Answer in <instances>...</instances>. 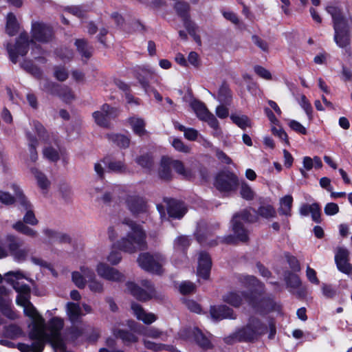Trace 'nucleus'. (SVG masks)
Instances as JSON below:
<instances>
[{
  "label": "nucleus",
  "instance_id": "obj_1",
  "mask_svg": "<svg viewBox=\"0 0 352 352\" xmlns=\"http://www.w3.org/2000/svg\"><path fill=\"white\" fill-rule=\"evenodd\" d=\"M107 235L111 241H116L118 248L127 253L135 252L146 244V234L142 226L128 218L109 226Z\"/></svg>",
  "mask_w": 352,
  "mask_h": 352
},
{
  "label": "nucleus",
  "instance_id": "obj_2",
  "mask_svg": "<svg viewBox=\"0 0 352 352\" xmlns=\"http://www.w3.org/2000/svg\"><path fill=\"white\" fill-rule=\"evenodd\" d=\"M32 40L29 41L27 34L21 33L13 47H8V52L13 63L16 62L18 56H24L27 54L30 47L32 50V54L35 56L37 52H40L38 45L36 41L43 43L50 41L52 38V29L44 23L36 22L32 28Z\"/></svg>",
  "mask_w": 352,
  "mask_h": 352
},
{
  "label": "nucleus",
  "instance_id": "obj_3",
  "mask_svg": "<svg viewBox=\"0 0 352 352\" xmlns=\"http://www.w3.org/2000/svg\"><path fill=\"white\" fill-rule=\"evenodd\" d=\"M276 211L271 205H263L258 212L252 208H246L236 214L232 219V230L236 237L241 241L245 242L248 239V231L243 226V223H253L258 220V215L265 218H274Z\"/></svg>",
  "mask_w": 352,
  "mask_h": 352
},
{
  "label": "nucleus",
  "instance_id": "obj_4",
  "mask_svg": "<svg viewBox=\"0 0 352 352\" xmlns=\"http://www.w3.org/2000/svg\"><path fill=\"white\" fill-rule=\"evenodd\" d=\"M13 188L16 192L19 203L24 208L25 213L23 220H18L14 223L12 225V228L17 232L24 234L29 238L36 239L38 236V232L28 226H36L38 223V220L35 216L32 206L18 186L14 185Z\"/></svg>",
  "mask_w": 352,
  "mask_h": 352
},
{
  "label": "nucleus",
  "instance_id": "obj_5",
  "mask_svg": "<svg viewBox=\"0 0 352 352\" xmlns=\"http://www.w3.org/2000/svg\"><path fill=\"white\" fill-rule=\"evenodd\" d=\"M33 129L43 146V157L50 161L57 162L61 152L58 135L56 133L47 132L38 122H33Z\"/></svg>",
  "mask_w": 352,
  "mask_h": 352
},
{
  "label": "nucleus",
  "instance_id": "obj_6",
  "mask_svg": "<svg viewBox=\"0 0 352 352\" xmlns=\"http://www.w3.org/2000/svg\"><path fill=\"white\" fill-rule=\"evenodd\" d=\"M326 10L333 18L335 42L340 47H345L349 44V22H352V18L346 19L342 10L336 6H328Z\"/></svg>",
  "mask_w": 352,
  "mask_h": 352
},
{
  "label": "nucleus",
  "instance_id": "obj_7",
  "mask_svg": "<svg viewBox=\"0 0 352 352\" xmlns=\"http://www.w3.org/2000/svg\"><path fill=\"white\" fill-rule=\"evenodd\" d=\"M223 300L234 307H239L245 300L256 311L261 313L275 309L276 307L270 300L261 298L253 294L250 296H245L243 292H230L224 296Z\"/></svg>",
  "mask_w": 352,
  "mask_h": 352
},
{
  "label": "nucleus",
  "instance_id": "obj_8",
  "mask_svg": "<svg viewBox=\"0 0 352 352\" xmlns=\"http://www.w3.org/2000/svg\"><path fill=\"white\" fill-rule=\"evenodd\" d=\"M267 328V324L261 322L258 318L252 316L248 319L243 327L236 332L235 336L239 340H253L264 334Z\"/></svg>",
  "mask_w": 352,
  "mask_h": 352
},
{
  "label": "nucleus",
  "instance_id": "obj_9",
  "mask_svg": "<svg viewBox=\"0 0 352 352\" xmlns=\"http://www.w3.org/2000/svg\"><path fill=\"white\" fill-rule=\"evenodd\" d=\"M165 262L164 256L160 253H142L138 258V265L142 269L157 274L163 272L162 267Z\"/></svg>",
  "mask_w": 352,
  "mask_h": 352
},
{
  "label": "nucleus",
  "instance_id": "obj_10",
  "mask_svg": "<svg viewBox=\"0 0 352 352\" xmlns=\"http://www.w3.org/2000/svg\"><path fill=\"white\" fill-rule=\"evenodd\" d=\"M140 285L142 287L133 282H128L126 284V290L140 300H148L155 296V289L150 281L142 280Z\"/></svg>",
  "mask_w": 352,
  "mask_h": 352
},
{
  "label": "nucleus",
  "instance_id": "obj_11",
  "mask_svg": "<svg viewBox=\"0 0 352 352\" xmlns=\"http://www.w3.org/2000/svg\"><path fill=\"white\" fill-rule=\"evenodd\" d=\"M191 107L199 119L206 122L210 127L215 130L214 135L219 136L221 134L217 120L214 116L208 111L204 103L199 101H194L191 103Z\"/></svg>",
  "mask_w": 352,
  "mask_h": 352
},
{
  "label": "nucleus",
  "instance_id": "obj_12",
  "mask_svg": "<svg viewBox=\"0 0 352 352\" xmlns=\"http://www.w3.org/2000/svg\"><path fill=\"white\" fill-rule=\"evenodd\" d=\"M10 254L19 262L25 261L29 254V249L23 247L22 241L15 235L10 234L6 237Z\"/></svg>",
  "mask_w": 352,
  "mask_h": 352
},
{
  "label": "nucleus",
  "instance_id": "obj_13",
  "mask_svg": "<svg viewBox=\"0 0 352 352\" xmlns=\"http://www.w3.org/2000/svg\"><path fill=\"white\" fill-rule=\"evenodd\" d=\"M214 185L221 191L229 192L236 188L239 179L233 173L223 170L217 175Z\"/></svg>",
  "mask_w": 352,
  "mask_h": 352
},
{
  "label": "nucleus",
  "instance_id": "obj_14",
  "mask_svg": "<svg viewBox=\"0 0 352 352\" xmlns=\"http://www.w3.org/2000/svg\"><path fill=\"white\" fill-rule=\"evenodd\" d=\"M96 271L100 278L109 281L120 282L124 279V276L122 272L104 262L97 263Z\"/></svg>",
  "mask_w": 352,
  "mask_h": 352
},
{
  "label": "nucleus",
  "instance_id": "obj_15",
  "mask_svg": "<svg viewBox=\"0 0 352 352\" xmlns=\"http://www.w3.org/2000/svg\"><path fill=\"white\" fill-rule=\"evenodd\" d=\"M95 276L93 269L86 265H82L80 271L74 272L72 274V281L80 289L85 288L87 283Z\"/></svg>",
  "mask_w": 352,
  "mask_h": 352
},
{
  "label": "nucleus",
  "instance_id": "obj_16",
  "mask_svg": "<svg viewBox=\"0 0 352 352\" xmlns=\"http://www.w3.org/2000/svg\"><path fill=\"white\" fill-rule=\"evenodd\" d=\"M43 89L46 91L59 96L63 100L69 102L74 98V94L67 87H60L53 82L45 81L43 82Z\"/></svg>",
  "mask_w": 352,
  "mask_h": 352
},
{
  "label": "nucleus",
  "instance_id": "obj_17",
  "mask_svg": "<svg viewBox=\"0 0 352 352\" xmlns=\"http://www.w3.org/2000/svg\"><path fill=\"white\" fill-rule=\"evenodd\" d=\"M349 252L344 248H338L335 255V262L339 271L346 274L352 273V265L349 263Z\"/></svg>",
  "mask_w": 352,
  "mask_h": 352
},
{
  "label": "nucleus",
  "instance_id": "obj_18",
  "mask_svg": "<svg viewBox=\"0 0 352 352\" xmlns=\"http://www.w3.org/2000/svg\"><path fill=\"white\" fill-rule=\"evenodd\" d=\"M175 9L178 14L183 17L184 26L188 33L195 38V40L197 43H199L200 38L199 36L195 35L196 27L195 24L186 18V13L189 10L188 5L184 2H177L175 5Z\"/></svg>",
  "mask_w": 352,
  "mask_h": 352
},
{
  "label": "nucleus",
  "instance_id": "obj_19",
  "mask_svg": "<svg viewBox=\"0 0 352 352\" xmlns=\"http://www.w3.org/2000/svg\"><path fill=\"white\" fill-rule=\"evenodd\" d=\"M115 111V109L105 104L102 106L100 110L94 112L92 116L98 125L107 127L109 125L110 117L113 115H116Z\"/></svg>",
  "mask_w": 352,
  "mask_h": 352
},
{
  "label": "nucleus",
  "instance_id": "obj_20",
  "mask_svg": "<svg viewBox=\"0 0 352 352\" xmlns=\"http://www.w3.org/2000/svg\"><path fill=\"white\" fill-rule=\"evenodd\" d=\"M212 262L210 256L206 252H201L198 257L197 275L204 279L210 276Z\"/></svg>",
  "mask_w": 352,
  "mask_h": 352
},
{
  "label": "nucleus",
  "instance_id": "obj_21",
  "mask_svg": "<svg viewBox=\"0 0 352 352\" xmlns=\"http://www.w3.org/2000/svg\"><path fill=\"white\" fill-rule=\"evenodd\" d=\"M11 300L4 287H0V309L2 314L10 319L16 318V314L10 308Z\"/></svg>",
  "mask_w": 352,
  "mask_h": 352
},
{
  "label": "nucleus",
  "instance_id": "obj_22",
  "mask_svg": "<svg viewBox=\"0 0 352 352\" xmlns=\"http://www.w3.org/2000/svg\"><path fill=\"white\" fill-rule=\"evenodd\" d=\"M126 204L129 210L135 215L146 212V204L144 201L136 195H128Z\"/></svg>",
  "mask_w": 352,
  "mask_h": 352
},
{
  "label": "nucleus",
  "instance_id": "obj_23",
  "mask_svg": "<svg viewBox=\"0 0 352 352\" xmlns=\"http://www.w3.org/2000/svg\"><path fill=\"white\" fill-rule=\"evenodd\" d=\"M131 309L135 317L146 324H150L157 320V316L155 314L146 312L138 303H131Z\"/></svg>",
  "mask_w": 352,
  "mask_h": 352
},
{
  "label": "nucleus",
  "instance_id": "obj_24",
  "mask_svg": "<svg viewBox=\"0 0 352 352\" xmlns=\"http://www.w3.org/2000/svg\"><path fill=\"white\" fill-rule=\"evenodd\" d=\"M167 210L170 217L173 218H182L186 212L184 205L175 200H169L167 202Z\"/></svg>",
  "mask_w": 352,
  "mask_h": 352
},
{
  "label": "nucleus",
  "instance_id": "obj_25",
  "mask_svg": "<svg viewBox=\"0 0 352 352\" xmlns=\"http://www.w3.org/2000/svg\"><path fill=\"white\" fill-rule=\"evenodd\" d=\"M210 312L211 317L214 320L232 318L233 316L232 309L225 305L211 307Z\"/></svg>",
  "mask_w": 352,
  "mask_h": 352
},
{
  "label": "nucleus",
  "instance_id": "obj_26",
  "mask_svg": "<svg viewBox=\"0 0 352 352\" xmlns=\"http://www.w3.org/2000/svg\"><path fill=\"white\" fill-rule=\"evenodd\" d=\"M299 212L301 216L311 215L314 221H319L320 217V210L317 204H303L300 207Z\"/></svg>",
  "mask_w": 352,
  "mask_h": 352
},
{
  "label": "nucleus",
  "instance_id": "obj_27",
  "mask_svg": "<svg viewBox=\"0 0 352 352\" xmlns=\"http://www.w3.org/2000/svg\"><path fill=\"white\" fill-rule=\"evenodd\" d=\"M66 314L72 322H78L85 315L82 312L80 305L74 302H67L66 304Z\"/></svg>",
  "mask_w": 352,
  "mask_h": 352
},
{
  "label": "nucleus",
  "instance_id": "obj_28",
  "mask_svg": "<svg viewBox=\"0 0 352 352\" xmlns=\"http://www.w3.org/2000/svg\"><path fill=\"white\" fill-rule=\"evenodd\" d=\"M128 122L133 133L138 136H142L146 133L144 120L139 117L133 116L128 119Z\"/></svg>",
  "mask_w": 352,
  "mask_h": 352
},
{
  "label": "nucleus",
  "instance_id": "obj_29",
  "mask_svg": "<svg viewBox=\"0 0 352 352\" xmlns=\"http://www.w3.org/2000/svg\"><path fill=\"white\" fill-rule=\"evenodd\" d=\"M19 29V24L16 16L10 12L6 16V32L9 36L15 35Z\"/></svg>",
  "mask_w": 352,
  "mask_h": 352
},
{
  "label": "nucleus",
  "instance_id": "obj_30",
  "mask_svg": "<svg viewBox=\"0 0 352 352\" xmlns=\"http://www.w3.org/2000/svg\"><path fill=\"white\" fill-rule=\"evenodd\" d=\"M293 198L291 195H285L280 199L278 213L280 215L289 217L292 214Z\"/></svg>",
  "mask_w": 352,
  "mask_h": 352
},
{
  "label": "nucleus",
  "instance_id": "obj_31",
  "mask_svg": "<svg viewBox=\"0 0 352 352\" xmlns=\"http://www.w3.org/2000/svg\"><path fill=\"white\" fill-rule=\"evenodd\" d=\"M30 173L34 176L35 179L36 180L38 186L42 189H47L50 185V182L46 177V175L42 173L38 168L36 167H30Z\"/></svg>",
  "mask_w": 352,
  "mask_h": 352
},
{
  "label": "nucleus",
  "instance_id": "obj_32",
  "mask_svg": "<svg viewBox=\"0 0 352 352\" xmlns=\"http://www.w3.org/2000/svg\"><path fill=\"white\" fill-rule=\"evenodd\" d=\"M171 158L168 157H162L161 160L159 175L162 179H169L171 177V168L170 165Z\"/></svg>",
  "mask_w": 352,
  "mask_h": 352
},
{
  "label": "nucleus",
  "instance_id": "obj_33",
  "mask_svg": "<svg viewBox=\"0 0 352 352\" xmlns=\"http://www.w3.org/2000/svg\"><path fill=\"white\" fill-rule=\"evenodd\" d=\"M28 140V149H29V158L28 162H35L38 160V153L36 152V146L38 144V142L34 136L30 133H27Z\"/></svg>",
  "mask_w": 352,
  "mask_h": 352
},
{
  "label": "nucleus",
  "instance_id": "obj_34",
  "mask_svg": "<svg viewBox=\"0 0 352 352\" xmlns=\"http://www.w3.org/2000/svg\"><path fill=\"white\" fill-rule=\"evenodd\" d=\"M75 45L77 50L82 57L89 58L93 52L92 47L84 39H78L76 41Z\"/></svg>",
  "mask_w": 352,
  "mask_h": 352
},
{
  "label": "nucleus",
  "instance_id": "obj_35",
  "mask_svg": "<svg viewBox=\"0 0 352 352\" xmlns=\"http://www.w3.org/2000/svg\"><path fill=\"white\" fill-rule=\"evenodd\" d=\"M144 346L146 349L152 350V351H162V350H167L171 352H178L177 349H175L173 346L165 345L163 344H157L149 340L144 339L143 340Z\"/></svg>",
  "mask_w": 352,
  "mask_h": 352
},
{
  "label": "nucleus",
  "instance_id": "obj_36",
  "mask_svg": "<svg viewBox=\"0 0 352 352\" xmlns=\"http://www.w3.org/2000/svg\"><path fill=\"white\" fill-rule=\"evenodd\" d=\"M108 138L120 148H127L130 144L129 138L124 135L109 134Z\"/></svg>",
  "mask_w": 352,
  "mask_h": 352
},
{
  "label": "nucleus",
  "instance_id": "obj_37",
  "mask_svg": "<svg viewBox=\"0 0 352 352\" xmlns=\"http://www.w3.org/2000/svg\"><path fill=\"white\" fill-rule=\"evenodd\" d=\"M192 333L196 342L203 348H210L211 343L208 337H206L199 329L195 328Z\"/></svg>",
  "mask_w": 352,
  "mask_h": 352
},
{
  "label": "nucleus",
  "instance_id": "obj_38",
  "mask_svg": "<svg viewBox=\"0 0 352 352\" xmlns=\"http://www.w3.org/2000/svg\"><path fill=\"white\" fill-rule=\"evenodd\" d=\"M230 119L235 124L242 129L251 126L250 120L245 115L233 114L230 116Z\"/></svg>",
  "mask_w": 352,
  "mask_h": 352
},
{
  "label": "nucleus",
  "instance_id": "obj_39",
  "mask_svg": "<svg viewBox=\"0 0 352 352\" xmlns=\"http://www.w3.org/2000/svg\"><path fill=\"white\" fill-rule=\"evenodd\" d=\"M113 333L116 337L120 338L123 340L124 342L126 344L136 342L138 340V338L136 336L128 331H124L120 329H115Z\"/></svg>",
  "mask_w": 352,
  "mask_h": 352
},
{
  "label": "nucleus",
  "instance_id": "obj_40",
  "mask_svg": "<svg viewBox=\"0 0 352 352\" xmlns=\"http://www.w3.org/2000/svg\"><path fill=\"white\" fill-rule=\"evenodd\" d=\"M142 334L145 337H148L153 339L160 338L162 340H165L166 338L167 337V335L165 332L154 327L145 329L142 332Z\"/></svg>",
  "mask_w": 352,
  "mask_h": 352
},
{
  "label": "nucleus",
  "instance_id": "obj_41",
  "mask_svg": "<svg viewBox=\"0 0 352 352\" xmlns=\"http://www.w3.org/2000/svg\"><path fill=\"white\" fill-rule=\"evenodd\" d=\"M170 165L172 168H173L177 173L183 175L184 177H190L191 176L190 172L185 168L182 162L171 159Z\"/></svg>",
  "mask_w": 352,
  "mask_h": 352
},
{
  "label": "nucleus",
  "instance_id": "obj_42",
  "mask_svg": "<svg viewBox=\"0 0 352 352\" xmlns=\"http://www.w3.org/2000/svg\"><path fill=\"white\" fill-rule=\"evenodd\" d=\"M89 290L94 293H102L104 291L103 282L95 276L87 283Z\"/></svg>",
  "mask_w": 352,
  "mask_h": 352
},
{
  "label": "nucleus",
  "instance_id": "obj_43",
  "mask_svg": "<svg viewBox=\"0 0 352 352\" xmlns=\"http://www.w3.org/2000/svg\"><path fill=\"white\" fill-rule=\"evenodd\" d=\"M108 170L111 172L122 173L126 171V166L122 161H111L107 165Z\"/></svg>",
  "mask_w": 352,
  "mask_h": 352
},
{
  "label": "nucleus",
  "instance_id": "obj_44",
  "mask_svg": "<svg viewBox=\"0 0 352 352\" xmlns=\"http://www.w3.org/2000/svg\"><path fill=\"white\" fill-rule=\"evenodd\" d=\"M230 98L229 87L226 85H222L219 89L217 99L221 102H228Z\"/></svg>",
  "mask_w": 352,
  "mask_h": 352
},
{
  "label": "nucleus",
  "instance_id": "obj_45",
  "mask_svg": "<svg viewBox=\"0 0 352 352\" xmlns=\"http://www.w3.org/2000/svg\"><path fill=\"white\" fill-rule=\"evenodd\" d=\"M240 194L243 199L250 200L254 198V192L252 188L245 182L241 184Z\"/></svg>",
  "mask_w": 352,
  "mask_h": 352
},
{
  "label": "nucleus",
  "instance_id": "obj_46",
  "mask_svg": "<svg viewBox=\"0 0 352 352\" xmlns=\"http://www.w3.org/2000/svg\"><path fill=\"white\" fill-rule=\"evenodd\" d=\"M172 146L176 149L177 151L184 153H189L191 151V148L186 144L178 138H174L171 142Z\"/></svg>",
  "mask_w": 352,
  "mask_h": 352
},
{
  "label": "nucleus",
  "instance_id": "obj_47",
  "mask_svg": "<svg viewBox=\"0 0 352 352\" xmlns=\"http://www.w3.org/2000/svg\"><path fill=\"white\" fill-rule=\"evenodd\" d=\"M21 335V329L16 325H10L6 327L5 331V336L10 338H16Z\"/></svg>",
  "mask_w": 352,
  "mask_h": 352
},
{
  "label": "nucleus",
  "instance_id": "obj_48",
  "mask_svg": "<svg viewBox=\"0 0 352 352\" xmlns=\"http://www.w3.org/2000/svg\"><path fill=\"white\" fill-rule=\"evenodd\" d=\"M190 245L189 239L187 236H182L178 237L175 242V248L177 251L182 252Z\"/></svg>",
  "mask_w": 352,
  "mask_h": 352
},
{
  "label": "nucleus",
  "instance_id": "obj_49",
  "mask_svg": "<svg viewBox=\"0 0 352 352\" xmlns=\"http://www.w3.org/2000/svg\"><path fill=\"white\" fill-rule=\"evenodd\" d=\"M136 162L144 168H150L153 165L152 157L148 155H144L138 157Z\"/></svg>",
  "mask_w": 352,
  "mask_h": 352
},
{
  "label": "nucleus",
  "instance_id": "obj_50",
  "mask_svg": "<svg viewBox=\"0 0 352 352\" xmlns=\"http://www.w3.org/2000/svg\"><path fill=\"white\" fill-rule=\"evenodd\" d=\"M289 126L296 132L305 135L307 133V129L302 126L299 122L294 120H288Z\"/></svg>",
  "mask_w": 352,
  "mask_h": 352
},
{
  "label": "nucleus",
  "instance_id": "obj_51",
  "mask_svg": "<svg viewBox=\"0 0 352 352\" xmlns=\"http://www.w3.org/2000/svg\"><path fill=\"white\" fill-rule=\"evenodd\" d=\"M107 261L110 263V264L115 265L120 262L122 256L118 251L112 250L107 256Z\"/></svg>",
  "mask_w": 352,
  "mask_h": 352
},
{
  "label": "nucleus",
  "instance_id": "obj_52",
  "mask_svg": "<svg viewBox=\"0 0 352 352\" xmlns=\"http://www.w3.org/2000/svg\"><path fill=\"white\" fill-rule=\"evenodd\" d=\"M272 132L274 135L278 136L282 140L288 142L287 135L285 131L278 125L272 126Z\"/></svg>",
  "mask_w": 352,
  "mask_h": 352
},
{
  "label": "nucleus",
  "instance_id": "obj_53",
  "mask_svg": "<svg viewBox=\"0 0 352 352\" xmlns=\"http://www.w3.org/2000/svg\"><path fill=\"white\" fill-rule=\"evenodd\" d=\"M300 106L305 111L309 120L312 119V107L308 100L305 96H301Z\"/></svg>",
  "mask_w": 352,
  "mask_h": 352
},
{
  "label": "nucleus",
  "instance_id": "obj_54",
  "mask_svg": "<svg viewBox=\"0 0 352 352\" xmlns=\"http://www.w3.org/2000/svg\"><path fill=\"white\" fill-rule=\"evenodd\" d=\"M195 289L194 283L189 281H184L179 285V291L183 294L192 292Z\"/></svg>",
  "mask_w": 352,
  "mask_h": 352
},
{
  "label": "nucleus",
  "instance_id": "obj_55",
  "mask_svg": "<svg viewBox=\"0 0 352 352\" xmlns=\"http://www.w3.org/2000/svg\"><path fill=\"white\" fill-rule=\"evenodd\" d=\"M287 283L292 288H297L300 285V280L296 274H289L287 277Z\"/></svg>",
  "mask_w": 352,
  "mask_h": 352
},
{
  "label": "nucleus",
  "instance_id": "obj_56",
  "mask_svg": "<svg viewBox=\"0 0 352 352\" xmlns=\"http://www.w3.org/2000/svg\"><path fill=\"white\" fill-rule=\"evenodd\" d=\"M303 168H301L300 173L303 176H305L306 170H310L314 167V160L310 157H304L302 159Z\"/></svg>",
  "mask_w": 352,
  "mask_h": 352
},
{
  "label": "nucleus",
  "instance_id": "obj_57",
  "mask_svg": "<svg viewBox=\"0 0 352 352\" xmlns=\"http://www.w3.org/2000/svg\"><path fill=\"white\" fill-rule=\"evenodd\" d=\"M152 74H153L152 72H149L147 74L146 72L142 71V74H138V79L146 91H148V90L149 89V84H148V80L147 78L144 77V74H145L146 76L147 75L151 76Z\"/></svg>",
  "mask_w": 352,
  "mask_h": 352
},
{
  "label": "nucleus",
  "instance_id": "obj_58",
  "mask_svg": "<svg viewBox=\"0 0 352 352\" xmlns=\"http://www.w3.org/2000/svg\"><path fill=\"white\" fill-rule=\"evenodd\" d=\"M322 294L329 298H333L336 294V290L331 285L323 284L322 286Z\"/></svg>",
  "mask_w": 352,
  "mask_h": 352
},
{
  "label": "nucleus",
  "instance_id": "obj_59",
  "mask_svg": "<svg viewBox=\"0 0 352 352\" xmlns=\"http://www.w3.org/2000/svg\"><path fill=\"white\" fill-rule=\"evenodd\" d=\"M59 192L65 199H68L72 195L71 187L67 184H62L59 186Z\"/></svg>",
  "mask_w": 352,
  "mask_h": 352
},
{
  "label": "nucleus",
  "instance_id": "obj_60",
  "mask_svg": "<svg viewBox=\"0 0 352 352\" xmlns=\"http://www.w3.org/2000/svg\"><path fill=\"white\" fill-rule=\"evenodd\" d=\"M324 210L327 215L331 216L339 212V207L338 204L335 203H329L325 206Z\"/></svg>",
  "mask_w": 352,
  "mask_h": 352
},
{
  "label": "nucleus",
  "instance_id": "obj_61",
  "mask_svg": "<svg viewBox=\"0 0 352 352\" xmlns=\"http://www.w3.org/2000/svg\"><path fill=\"white\" fill-rule=\"evenodd\" d=\"M0 202L10 205L14 202V198L8 192L0 190Z\"/></svg>",
  "mask_w": 352,
  "mask_h": 352
},
{
  "label": "nucleus",
  "instance_id": "obj_62",
  "mask_svg": "<svg viewBox=\"0 0 352 352\" xmlns=\"http://www.w3.org/2000/svg\"><path fill=\"white\" fill-rule=\"evenodd\" d=\"M254 72L261 78L265 80H270L272 78L270 72L261 66H256L254 67Z\"/></svg>",
  "mask_w": 352,
  "mask_h": 352
},
{
  "label": "nucleus",
  "instance_id": "obj_63",
  "mask_svg": "<svg viewBox=\"0 0 352 352\" xmlns=\"http://www.w3.org/2000/svg\"><path fill=\"white\" fill-rule=\"evenodd\" d=\"M54 76L58 80H65L68 77L67 71L63 67H56L54 70Z\"/></svg>",
  "mask_w": 352,
  "mask_h": 352
},
{
  "label": "nucleus",
  "instance_id": "obj_64",
  "mask_svg": "<svg viewBox=\"0 0 352 352\" xmlns=\"http://www.w3.org/2000/svg\"><path fill=\"white\" fill-rule=\"evenodd\" d=\"M188 62L193 67H198L200 64L198 54L195 52H191L188 54Z\"/></svg>",
  "mask_w": 352,
  "mask_h": 352
}]
</instances>
